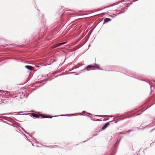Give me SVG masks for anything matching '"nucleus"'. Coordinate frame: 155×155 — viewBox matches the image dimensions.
Listing matches in <instances>:
<instances>
[{"mask_svg":"<svg viewBox=\"0 0 155 155\" xmlns=\"http://www.w3.org/2000/svg\"><path fill=\"white\" fill-rule=\"evenodd\" d=\"M110 122H107L102 127V130H104L109 125Z\"/></svg>","mask_w":155,"mask_h":155,"instance_id":"obj_3","label":"nucleus"},{"mask_svg":"<svg viewBox=\"0 0 155 155\" xmlns=\"http://www.w3.org/2000/svg\"><path fill=\"white\" fill-rule=\"evenodd\" d=\"M25 67L28 70H32L33 69V68L32 66H30L26 65L25 66Z\"/></svg>","mask_w":155,"mask_h":155,"instance_id":"obj_4","label":"nucleus"},{"mask_svg":"<svg viewBox=\"0 0 155 155\" xmlns=\"http://www.w3.org/2000/svg\"><path fill=\"white\" fill-rule=\"evenodd\" d=\"M40 114H36L35 113H32L31 114V115L34 117H39L40 116Z\"/></svg>","mask_w":155,"mask_h":155,"instance_id":"obj_5","label":"nucleus"},{"mask_svg":"<svg viewBox=\"0 0 155 155\" xmlns=\"http://www.w3.org/2000/svg\"><path fill=\"white\" fill-rule=\"evenodd\" d=\"M66 43V42H64L60 43L56 45H54L55 46V47L56 48V47H59L62 45H64V44H65V43Z\"/></svg>","mask_w":155,"mask_h":155,"instance_id":"obj_6","label":"nucleus"},{"mask_svg":"<svg viewBox=\"0 0 155 155\" xmlns=\"http://www.w3.org/2000/svg\"><path fill=\"white\" fill-rule=\"evenodd\" d=\"M40 116L41 117L43 118H51L53 117L52 116H50L49 115H46L45 114H41Z\"/></svg>","mask_w":155,"mask_h":155,"instance_id":"obj_2","label":"nucleus"},{"mask_svg":"<svg viewBox=\"0 0 155 155\" xmlns=\"http://www.w3.org/2000/svg\"><path fill=\"white\" fill-rule=\"evenodd\" d=\"M110 20L111 19L109 18H106L104 20V22L105 23L107 22Z\"/></svg>","mask_w":155,"mask_h":155,"instance_id":"obj_7","label":"nucleus"},{"mask_svg":"<svg viewBox=\"0 0 155 155\" xmlns=\"http://www.w3.org/2000/svg\"><path fill=\"white\" fill-rule=\"evenodd\" d=\"M95 68L96 69H99V70H102L100 68V67L98 66V65L97 64H94L92 65H88L85 68V69L87 71H88L89 70L88 69L89 68Z\"/></svg>","mask_w":155,"mask_h":155,"instance_id":"obj_1","label":"nucleus"},{"mask_svg":"<svg viewBox=\"0 0 155 155\" xmlns=\"http://www.w3.org/2000/svg\"><path fill=\"white\" fill-rule=\"evenodd\" d=\"M105 13H102L101 14H102V15H105Z\"/></svg>","mask_w":155,"mask_h":155,"instance_id":"obj_9","label":"nucleus"},{"mask_svg":"<svg viewBox=\"0 0 155 155\" xmlns=\"http://www.w3.org/2000/svg\"><path fill=\"white\" fill-rule=\"evenodd\" d=\"M55 48L56 47H55V46L54 45V46H53L52 47H51V49L54 48Z\"/></svg>","mask_w":155,"mask_h":155,"instance_id":"obj_8","label":"nucleus"}]
</instances>
